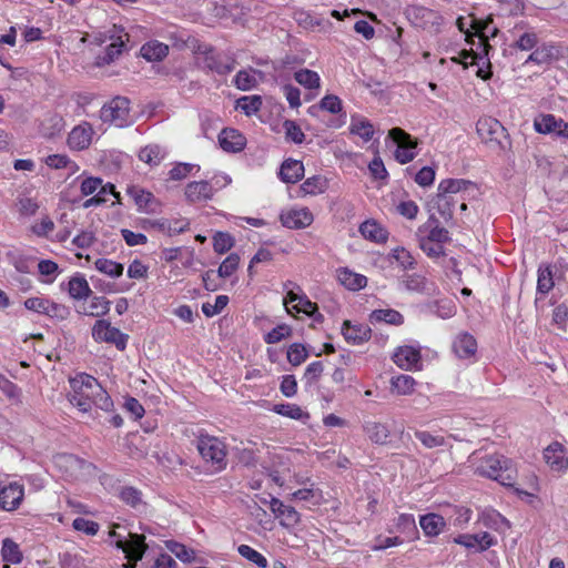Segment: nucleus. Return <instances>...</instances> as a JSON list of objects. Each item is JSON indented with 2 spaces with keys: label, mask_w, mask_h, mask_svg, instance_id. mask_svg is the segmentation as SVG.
<instances>
[{
  "label": "nucleus",
  "mask_w": 568,
  "mask_h": 568,
  "mask_svg": "<svg viewBox=\"0 0 568 568\" xmlns=\"http://www.w3.org/2000/svg\"><path fill=\"white\" fill-rule=\"evenodd\" d=\"M493 22V19H477L475 17H471L470 20V29L473 30V36L478 37L479 39V47L483 48V51L486 55H488V49H490L489 42H488V29Z\"/></svg>",
  "instance_id": "obj_35"
},
{
  "label": "nucleus",
  "mask_w": 568,
  "mask_h": 568,
  "mask_svg": "<svg viewBox=\"0 0 568 568\" xmlns=\"http://www.w3.org/2000/svg\"><path fill=\"white\" fill-rule=\"evenodd\" d=\"M130 116V100L118 95L108 104H104L100 111V118L103 122L115 123L116 126L128 125Z\"/></svg>",
  "instance_id": "obj_6"
},
{
  "label": "nucleus",
  "mask_w": 568,
  "mask_h": 568,
  "mask_svg": "<svg viewBox=\"0 0 568 568\" xmlns=\"http://www.w3.org/2000/svg\"><path fill=\"white\" fill-rule=\"evenodd\" d=\"M416 385L415 379L406 374H399L397 376L392 377L390 387L392 392L397 395H409L414 392V386Z\"/></svg>",
  "instance_id": "obj_44"
},
{
  "label": "nucleus",
  "mask_w": 568,
  "mask_h": 568,
  "mask_svg": "<svg viewBox=\"0 0 568 568\" xmlns=\"http://www.w3.org/2000/svg\"><path fill=\"white\" fill-rule=\"evenodd\" d=\"M361 234L375 243H385L388 239V232L374 220L365 221L359 226Z\"/></svg>",
  "instance_id": "obj_32"
},
{
  "label": "nucleus",
  "mask_w": 568,
  "mask_h": 568,
  "mask_svg": "<svg viewBox=\"0 0 568 568\" xmlns=\"http://www.w3.org/2000/svg\"><path fill=\"white\" fill-rule=\"evenodd\" d=\"M120 499L132 508L138 509L144 505L142 500V493L133 486H124L119 493Z\"/></svg>",
  "instance_id": "obj_49"
},
{
  "label": "nucleus",
  "mask_w": 568,
  "mask_h": 568,
  "mask_svg": "<svg viewBox=\"0 0 568 568\" xmlns=\"http://www.w3.org/2000/svg\"><path fill=\"white\" fill-rule=\"evenodd\" d=\"M71 387H79L89 393L91 404L104 412L113 408V400L108 392L101 386L99 381L85 373L70 381Z\"/></svg>",
  "instance_id": "obj_3"
},
{
  "label": "nucleus",
  "mask_w": 568,
  "mask_h": 568,
  "mask_svg": "<svg viewBox=\"0 0 568 568\" xmlns=\"http://www.w3.org/2000/svg\"><path fill=\"white\" fill-rule=\"evenodd\" d=\"M93 130L89 123L77 125L68 135V145L72 150H85L90 146L92 140Z\"/></svg>",
  "instance_id": "obj_23"
},
{
  "label": "nucleus",
  "mask_w": 568,
  "mask_h": 568,
  "mask_svg": "<svg viewBox=\"0 0 568 568\" xmlns=\"http://www.w3.org/2000/svg\"><path fill=\"white\" fill-rule=\"evenodd\" d=\"M371 323L385 322L392 325H402L404 323V316L395 310H375L369 315Z\"/></svg>",
  "instance_id": "obj_42"
},
{
  "label": "nucleus",
  "mask_w": 568,
  "mask_h": 568,
  "mask_svg": "<svg viewBox=\"0 0 568 568\" xmlns=\"http://www.w3.org/2000/svg\"><path fill=\"white\" fill-rule=\"evenodd\" d=\"M219 144L223 151L241 152L246 145V138L236 129L224 128L219 134Z\"/></svg>",
  "instance_id": "obj_20"
},
{
  "label": "nucleus",
  "mask_w": 568,
  "mask_h": 568,
  "mask_svg": "<svg viewBox=\"0 0 568 568\" xmlns=\"http://www.w3.org/2000/svg\"><path fill=\"white\" fill-rule=\"evenodd\" d=\"M363 429L372 443L376 445H386L388 443L390 432L387 425L379 422L366 420L363 424Z\"/></svg>",
  "instance_id": "obj_30"
},
{
  "label": "nucleus",
  "mask_w": 568,
  "mask_h": 568,
  "mask_svg": "<svg viewBox=\"0 0 568 568\" xmlns=\"http://www.w3.org/2000/svg\"><path fill=\"white\" fill-rule=\"evenodd\" d=\"M454 542L464 546L473 552H481L495 545L496 540L489 532L462 534L454 538Z\"/></svg>",
  "instance_id": "obj_12"
},
{
  "label": "nucleus",
  "mask_w": 568,
  "mask_h": 568,
  "mask_svg": "<svg viewBox=\"0 0 568 568\" xmlns=\"http://www.w3.org/2000/svg\"><path fill=\"white\" fill-rule=\"evenodd\" d=\"M283 128L285 130V135L287 140L296 144L303 143L305 140V134L303 133L300 125L293 120H285L283 123Z\"/></svg>",
  "instance_id": "obj_63"
},
{
  "label": "nucleus",
  "mask_w": 568,
  "mask_h": 568,
  "mask_svg": "<svg viewBox=\"0 0 568 568\" xmlns=\"http://www.w3.org/2000/svg\"><path fill=\"white\" fill-rule=\"evenodd\" d=\"M189 221L182 220H168V219H158V220H143L142 227L144 230L154 229L160 232L166 233L169 236H173L180 233L185 232L189 229Z\"/></svg>",
  "instance_id": "obj_15"
},
{
  "label": "nucleus",
  "mask_w": 568,
  "mask_h": 568,
  "mask_svg": "<svg viewBox=\"0 0 568 568\" xmlns=\"http://www.w3.org/2000/svg\"><path fill=\"white\" fill-rule=\"evenodd\" d=\"M559 50L550 43H538L535 39V64H546L557 60Z\"/></svg>",
  "instance_id": "obj_39"
},
{
  "label": "nucleus",
  "mask_w": 568,
  "mask_h": 568,
  "mask_svg": "<svg viewBox=\"0 0 568 568\" xmlns=\"http://www.w3.org/2000/svg\"><path fill=\"white\" fill-rule=\"evenodd\" d=\"M422 359L419 348L404 345L397 347L393 355L394 363L402 369H414L417 368Z\"/></svg>",
  "instance_id": "obj_22"
},
{
  "label": "nucleus",
  "mask_w": 568,
  "mask_h": 568,
  "mask_svg": "<svg viewBox=\"0 0 568 568\" xmlns=\"http://www.w3.org/2000/svg\"><path fill=\"white\" fill-rule=\"evenodd\" d=\"M478 135L484 142H495L499 148L506 149L509 145L508 134L503 124L494 118L479 119L476 124Z\"/></svg>",
  "instance_id": "obj_8"
},
{
  "label": "nucleus",
  "mask_w": 568,
  "mask_h": 568,
  "mask_svg": "<svg viewBox=\"0 0 568 568\" xmlns=\"http://www.w3.org/2000/svg\"><path fill=\"white\" fill-rule=\"evenodd\" d=\"M390 256L404 268V270H414L416 267V261L403 246H398L392 251Z\"/></svg>",
  "instance_id": "obj_55"
},
{
  "label": "nucleus",
  "mask_w": 568,
  "mask_h": 568,
  "mask_svg": "<svg viewBox=\"0 0 568 568\" xmlns=\"http://www.w3.org/2000/svg\"><path fill=\"white\" fill-rule=\"evenodd\" d=\"M323 372V362L316 361L308 364L303 376V379L305 381V386L312 387L321 378Z\"/></svg>",
  "instance_id": "obj_59"
},
{
  "label": "nucleus",
  "mask_w": 568,
  "mask_h": 568,
  "mask_svg": "<svg viewBox=\"0 0 568 568\" xmlns=\"http://www.w3.org/2000/svg\"><path fill=\"white\" fill-rule=\"evenodd\" d=\"M61 290H67L70 297L77 301L85 300L92 294L87 278L79 273L72 276L67 284L61 283Z\"/></svg>",
  "instance_id": "obj_25"
},
{
  "label": "nucleus",
  "mask_w": 568,
  "mask_h": 568,
  "mask_svg": "<svg viewBox=\"0 0 568 568\" xmlns=\"http://www.w3.org/2000/svg\"><path fill=\"white\" fill-rule=\"evenodd\" d=\"M297 83L306 89H318L321 79L317 72L310 69H301L294 73Z\"/></svg>",
  "instance_id": "obj_47"
},
{
  "label": "nucleus",
  "mask_w": 568,
  "mask_h": 568,
  "mask_svg": "<svg viewBox=\"0 0 568 568\" xmlns=\"http://www.w3.org/2000/svg\"><path fill=\"white\" fill-rule=\"evenodd\" d=\"M240 256L236 253H231L220 265L217 275L222 278L230 277L239 267Z\"/></svg>",
  "instance_id": "obj_61"
},
{
  "label": "nucleus",
  "mask_w": 568,
  "mask_h": 568,
  "mask_svg": "<svg viewBox=\"0 0 568 568\" xmlns=\"http://www.w3.org/2000/svg\"><path fill=\"white\" fill-rule=\"evenodd\" d=\"M268 504L271 511L276 518H280L281 526L292 528L300 523L301 515L294 507L285 505L276 497H271Z\"/></svg>",
  "instance_id": "obj_13"
},
{
  "label": "nucleus",
  "mask_w": 568,
  "mask_h": 568,
  "mask_svg": "<svg viewBox=\"0 0 568 568\" xmlns=\"http://www.w3.org/2000/svg\"><path fill=\"white\" fill-rule=\"evenodd\" d=\"M272 410L278 415L290 417L292 419L306 422L310 419V414L303 410L297 404H275Z\"/></svg>",
  "instance_id": "obj_40"
},
{
  "label": "nucleus",
  "mask_w": 568,
  "mask_h": 568,
  "mask_svg": "<svg viewBox=\"0 0 568 568\" xmlns=\"http://www.w3.org/2000/svg\"><path fill=\"white\" fill-rule=\"evenodd\" d=\"M24 497V488L18 483H11L0 489V508L12 511L19 508Z\"/></svg>",
  "instance_id": "obj_18"
},
{
  "label": "nucleus",
  "mask_w": 568,
  "mask_h": 568,
  "mask_svg": "<svg viewBox=\"0 0 568 568\" xmlns=\"http://www.w3.org/2000/svg\"><path fill=\"white\" fill-rule=\"evenodd\" d=\"M262 103L260 95L242 97L236 101V109H240L244 114L250 116L261 110Z\"/></svg>",
  "instance_id": "obj_50"
},
{
  "label": "nucleus",
  "mask_w": 568,
  "mask_h": 568,
  "mask_svg": "<svg viewBox=\"0 0 568 568\" xmlns=\"http://www.w3.org/2000/svg\"><path fill=\"white\" fill-rule=\"evenodd\" d=\"M72 527L77 531H81L88 536H95L100 529V525L97 521L85 519L83 517H77Z\"/></svg>",
  "instance_id": "obj_64"
},
{
  "label": "nucleus",
  "mask_w": 568,
  "mask_h": 568,
  "mask_svg": "<svg viewBox=\"0 0 568 568\" xmlns=\"http://www.w3.org/2000/svg\"><path fill=\"white\" fill-rule=\"evenodd\" d=\"M169 54V47L156 40L144 43L141 55L148 61H162Z\"/></svg>",
  "instance_id": "obj_37"
},
{
  "label": "nucleus",
  "mask_w": 568,
  "mask_h": 568,
  "mask_svg": "<svg viewBox=\"0 0 568 568\" xmlns=\"http://www.w3.org/2000/svg\"><path fill=\"white\" fill-rule=\"evenodd\" d=\"M73 394L70 395L69 400L73 406H77L81 412L91 409V398L89 393L79 387H72Z\"/></svg>",
  "instance_id": "obj_56"
},
{
  "label": "nucleus",
  "mask_w": 568,
  "mask_h": 568,
  "mask_svg": "<svg viewBox=\"0 0 568 568\" xmlns=\"http://www.w3.org/2000/svg\"><path fill=\"white\" fill-rule=\"evenodd\" d=\"M234 246V239L227 232H216L213 236V248L217 254H224Z\"/></svg>",
  "instance_id": "obj_57"
},
{
  "label": "nucleus",
  "mask_w": 568,
  "mask_h": 568,
  "mask_svg": "<svg viewBox=\"0 0 568 568\" xmlns=\"http://www.w3.org/2000/svg\"><path fill=\"white\" fill-rule=\"evenodd\" d=\"M112 542L125 554V558L130 561H140L146 550L145 537L139 534L130 532L129 539L119 538Z\"/></svg>",
  "instance_id": "obj_10"
},
{
  "label": "nucleus",
  "mask_w": 568,
  "mask_h": 568,
  "mask_svg": "<svg viewBox=\"0 0 568 568\" xmlns=\"http://www.w3.org/2000/svg\"><path fill=\"white\" fill-rule=\"evenodd\" d=\"M98 190L99 192L95 195L83 202L82 207L89 209L91 206H99L104 204L106 202V194H111L118 200L120 199V193L116 192L115 185L110 182H108L106 184L102 183V185Z\"/></svg>",
  "instance_id": "obj_41"
},
{
  "label": "nucleus",
  "mask_w": 568,
  "mask_h": 568,
  "mask_svg": "<svg viewBox=\"0 0 568 568\" xmlns=\"http://www.w3.org/2000/svg\"><path fill=\"white\" fill-rule=\"evenodd\" d=\"M197 449L204 460L211 462L215 470L226 467L225 445L216 437L201 436L197 440Z\"/></svg>",
  "instance_id": "obj_4"
},
{
  "label": "nucleus",
  "mask_w": 568,
  "mask_h": 568,
  "mask_svg": "<svg viewBox=\"0 0 568 568\" xmlns=\"http://www.w3.org/2000/svg\"><path fill=\"white\" fill-rule=\"evenodd\" d=\"M470 185H473V183L468 180L445 179L438 184L437 193L438 196L440 197H452L450 194H456L458 192L465 191Z\"/></svg>",
  "instance_id": "obj_36"
},
{
  "label": "nucleus",
  "mask_w": 568,
  "mask_h": 568,
  "mask_svg": "<svg viewBox=\"0 0 568 568\" xmlns=\"http://www.w3.org/2000/svg\"><path fill=\"white\" fill-rule=\"evenodd\" d=\"M304 176V165L301 161L286 159L280 168L278 178L284 183H296Z\"/></svg>",
  "instance_id": "obj_26"
},
{
  "label": "nucleus",
  "mask_w": 568,
  "mask_h": 568,
  "mask_svg": "<svg viewBox=\"0 0 568 568\" xmlns=\"http://www.w3.org/2000/svg\"><path fill=\"white\" fill-rule=\"evenodd\" d=\"M168 549L175 555L178 559L183 562H192L195 560V551L191 548H187L183 544H180L174 540L166 541Z\"/></svg>",
  "instance_id": "obj_51"
},
{
  "label": "nucleus",
  "mask_w": 568,
  "mask_h": 568,
  "mask_svg": "<svg viewBox=\"0 0 568 568\" xmlns=\"http://www.w3.org/2000/svg\"><path fill=\"white\" fill-rule=\"evenodd\" d=\"M1 555L4 561L11 564H20L22 561V552L19 549V545L11 538L3 539Z\"/></svg>",
  "instance_id": "obj_46"
},
{
  "label": "nucleus",
  "mask_w": 568,
  "mask_h": 568,
  "mask_svg": "<svg viewBox=\"0 0 568 568\" xmlns=\"http://www.w3.org/2000/svg\"><path fill=\"white\" fill-rule=\"evenodd\" d=\"M349 132L352 134L361 136L365 142H368L372 140L374 135V126L366 119H358L356 116H352Z\"/></svg>",
  "instance_id": "obj_45"
},
{
  "label": "nucleus",
  "mask_w": 568,
  "mask_h": 568,
  "mask_svg": "<svg viewBox=\"0 0 568 568\" xmlns=\"http://www.w3.org/2000/svg\"><path fill=\"white\" fill-rule=\"evenodd\" d=\"M544 459L552 471L568 470V450L559 442H552L544 449Z\"/></svg>",
  "instance_id": "obj_11"
},
{
  "label": "nucleus",
  "mask_w": 568,
  "mask_h": 568,
  "mask_svg": "<svg viewBox=\"0 0 568 568\" xmlns=\"http://www.w3.org/2000/svg\"><path fill=\"white\" fill-rule=\"evenodd\" d=\"M558 271L556 265L550 264L538 267L537 292L539 294H547L554 288Z\"/></svg>",
  "instance_id": "obj_29"
},
{
  "label": "nucleus",
  "mask_w": 568,
  "mask_h": 568,
  "mask_svg": "<svg viewBox=\"0 0 568 568\" xmlns=\"http://www.w3.org/2000/svg\"><path fill=\"white\" fill-rule=\"evenodd\" d=\"M92 336L97 342L114 344L119 351L126 348L129 336L119 328L111 326L105 320H98L92 327Z\"/></svg>",
  "instance_id": "obj_9"
},
{
  "label": "nucleus",
  "mask_w": 568,
  "mask_h": 568,
  "mask_svg": "<svg viewBox=\"0 0 568 568\" xmlns=\"http://www.w3.org/2000/svg\"><path fill=\"white\" fill-rule=\"evenodd\" d=\"M406 18L417 28L437 32L443 23L439 12L422 6H409L405 10Z\"/></svg>",
  "instance_id": "obj_7"
},
{
  "label": "nucleus",
  "mask_w": 568,
  "mask_h": 568,
  "mask_svg": "<svg viewBox=\"0 0 568 568\" xmlns=\"http://www.w3.org/2000/svg\"><path fill=\"white\" fill-rule=\"evenodd\" d=\"M313 214L307 207L290 210L280 214V221L284 227L300 230L313 223Z\"/></svg>",
  "instance_id": "obj_16"
},
{
  "label": "nucleus",
  "mask_w": 568,
  "mask_h": 568,
  "mask_svg": "<svg viewBox=\"0 0 568 568\" xmlns=\"http://www.w3.org/2000/svg\"><path fill=\"white\" fill-rule=\"evenodd\" d=\"M425 233L426 235H420L419 239L429 241L433 243L444 244L450 241L449 232L447 229L435 225L430 230H427Z\"/></svg>",
  "instance_id": "obj_58"
},
{
  "label": "nucleus",
  "mask_w": 568,
  "mask_h": 568,
  "mask_svg": "<svg viewBox=\"0 0 568 568\" xmlns=\"http://www.w3.org/2000/svg\"><path fill=\"white\" fill-rule=\"evenodd\" d=\"M337 278L343 286L351 291H359L367 284L366 276L354 273L347 267L337 270Z\"/></svg>",
  "instance_id": "obj_33"
},
{
  "label": "nucleus",
  "mask_w": 568,
  "mask_h": 568,
  "mask_svg": "<svg viewBox=\"0 0 568 568\" xmlns=\"http://www.w3.org/2000/svg\"><path fill=\"white\" fill-rule=\"evenodd\" d=\"M45 312H47L44 314L45 316H48L51 320L59 321V322L65 321L71 314V310L69 306L61 304V303H57L51 300H49L48 307H47Z\"/></svg>",
  "instance_id": "obj_53"
},
{
  "label": "nucleus",
  "mask_w": 568,
  "mask_h": 568,
  "mask_svg": "<svg viewBox=\"0 0 568 568\" xmlns=\"http://www.w3.org/2000/svg\"><path fill=\"white\" fill-rule=\"evenodd\" d=\"M453 61L456 63H463L465 68H467L468 64L478 65V70H477L476 74H477V77H479L483 80H488L491 77V71L489 69L484 70L480 67V62L483 64H487V65L490 64L489 60H488V55H486L484 51L481 53H478V52H475L474 50H469V51L463 50V51H460L459 57L453 58Z\"/></svg>",
  "instance_id": "obj_19"
},
{
  "label": "nucleus",
  "mask_w": 568,
  "mask_h": 568,
  "mask_svg": "<svg viewBox=\"0 0 568 568\" xmlns=\"http://www.w3.org/2000/svg\"><path fill=\"white\" fill-rule=\"evenodd\" d=\"M292 335V328L287 324H278L264 336L266 344H276Z\"/></svg>",
  "instance_id": "obj_60"
},
{
  "label": "nucleus",
  "mask_w": 568,
  "mask_h": 568,
  "mask_svg": "<svg viewBox=\"0 0 568 568\" xmlns=\"http://www.w3.org/2000/svg\"><path fill=\"white\" fill-rule=\"evenodd\" d=\"M185 47L190 48L194 54L203 58L204 69L216 72L220 75H226L233 70L232 63L223 62L215 53V48L211 44L202 43L194 37L189 36L184 41Z\"/></svg>",
  "instance_id": "obj_2"
},
{
  "label": "nucleus",
  "mask_w": 568,
  "mask_h": 568,
  "mask_svg": "<svg viewBox=\"0 0 568 568\" xmlns=\"http://www.w3.org/2000/svg\"><path fill=\"white\" fill-rule=\"evenodd\" d=\"M419 526L426 537H437L445 528V518L436 513H428L419 517Z\"/></svg>",
  "instance_id": "obj_27"
},
{
  "label": "nucleus",
  "mask_w": 568,
  "mask_h": 568,
  "mask_svg": "<svg viewBox=\"0 0 568 568\" xmlns=\"http://www.w3.org/2000/svg\"><path fill=\"white\" fill-rule=\"evenodd\" d=\"M237 551L243 558L255 564L260 568H266L268 565L267 559L261 552L247 545H240L237 547Z\"/></svg>",
  "instance_id": "obj_52"
},
{
  "label": "nucleus",
  "mask_w": 568,
  "mask_h": 568,
  "mask_svg": "<svg viewBox=\"0 0 568 568\" xmlns=\"http://www.w3.org/2000/svg\"><path fill=\"white\" fill-rule=\"evenodd\" d=\"M128 40L129 34L126 32H119L115 39L111 40L112 42L105 48V51L97 55L95 64L103 67L114 62L126 49Z\"/></svg>",
  "instance_id": "obj_17"
},
{
  "label": "nucleus",
  "mask_w": 568,
  "mask_h": 568,
  "mask_svg": "<svg viewBox=\"0 0 568 568\" xmlns=\"http://www.w3.org/2000/svg\"><path fill=\"white\" fill-rule=\"evenodd\" d=\"M535 131L568 139V123L554 114H544L540 120H535Z\"/></svg>",
  "instance_id": "obj_14"
},
{
  "label": "nucleus",
  "mask_w": 568,
  "mask_h": 568,
  "mask_svg": "<svg viewBox=\"0 0 568 568\" xmlns=\"http://www.w3.org/2000/svg\"><path fill=\"white\" fill-rule=\"evenodd\" d=\"M327 111L332 114H339L341 118H346V113L343 112L342 100L335 94H327L321 99L318 104L308 108V114L315 116L318 111Z\"/></svg>",
  "instance_id": "obj_28"
},
{
  "label": "nucleus",
  "mask_w": 568,
  "mask_h": 568,
  "mask_svg": "<svg viewBox=\"0 0 568 568\" xmlns=\"http://www.w3.org/2000/svg\"><path fill=\"white\" fill-rule=\"evenodd\" d=\"M342 335L345 341L352 345H361L367 342L372 336V329L365 324H352L345 320L342 324Z\"/></svg>",
  "instance_id": "obj_21"
},
{
  "label": "nucleus",
  "mask_w": 568,
  "mask_h": 568,
  "mask_svg": "<svg viewBox=\"0 0 568 568\" xmlns=\"http://www.w3.org/2000/svg\"><path fill=\"white\" fill-rule=\"evenodd\" d=\"M453 351L459 358H469L476 354L477 342L471 334L462 333L453 342Z\"/></svg>",
  "instance_id": "obj_31"
},
{
  "label": "nucleus",
  "mask_w": 568,
  "mask_h": 568,
  "mask_svg": "<svg viewBox=\"0 0 568 568\" xmlns=\"http://www.w3.org/2000/svg\"><path fill=\"white\" fill-rule=\"evenodd\" d=\"M165 155L166 151L164 148L159 144H149L140 150L138 156L142 162L155 166L164 160Z\"/></svg>",
  "instance_id": "obj_38"
},
{
  "label": "nucleus",
  "mask_w": 568,
  "mask_h": 568,
  "mask_svg": "<svg viewBox=\"0 0 568 568\" xmlns=\"http://www.w3.org/2000/svg\"><path fill=\"white\" fill-rule=\"evenodd\" d=\"M510 463V459L504 455H487L481 458L476 471L481 476L497 480L504 486H513L515 470L511 468Z\"/></svg>",
  "instance_id": "obj_1"
},
{
  "label": "nucleus",
  "mask_w": 568,
  "mask_h": 568,
  "mask_svg": "<svg viewBox=\"0 0 568 568\" xmlns=\"http://www.w3.org/2000/svg\"><path fill=\"white\" fill-rule=\"evenodd\" d=\"M94 265L99 272L104 273L112 278L120 277L124 270L123 264L108 258H98Z\"/></svg>",
  "instance_id": "obj_48"
},
{
  "label": "nucleus",
  "mask_w": 568,
  "mask_h": 568,
  "mask_svg": "<svg viewBox=\"0 0 568 568\" xmlns=\"http://www.w3.org/2000/svg\"><path fill=\"white\" fill-rule=\"evenodd\" d=\"M230 298L227 295H219L215 298V303L212 305L210 303L202 304V312L206 317H213L220 314L229 304Z\"/></svg>",
  "instance_id": "obj_62"
},
{
  "label": "nucleus",
  "mask_w": 568,
  "mask_h": 568,
  "mask_svg": "<svg viewBox=\"0 0 568 568\" xmlns=\"http://www.w3.org/2000/svg\"><path fill=\"white\" fill-rule=\"evenodd\" d=\"M184 194L187 202L195 203L211 200L214 191L209 181L202 180L187 183Z\"/></svg>",
  "instance_id": "obj_24"
},
{
  "label": "nucleus",
  "mask_w": 568,
  "mask_h": 568,
  "mask_svg": "<svg viewBox=\"0 0 568 568\" xmlns=\"http://www.w3.org/2000/svg\"><path fill=\"white\" fill-rule=\"evenodd\" d=\"M396 530L402 534L404 540L414 541L419 538V531L415 518L410 514H400L396 521Z\"/></svg>",
  "instance_id": "obj_34"
},
{
  "label": "nucleus",
  "mask_w": 568,
  "mask_h": 568,
  "mask_svg": "<svg viewBox=\"0 0 568 568\" xmlns=\"http://www.w3.org/2000/svg\"><path fill=\"white\" fill-rule=\"evenodd\" d=\"M388 138L397 144L394 156L400 164H406L413 161L416 156L415 149L418 145V140L413 138L402 128H393L388 132Z\"/></svg>",
  "instance_id": "obj_5"
},
{
  "label": "nucleus",
  "mask_w": 568,
  "mask_h": 568,
  "mask_svg": "<svg viewBox=\"0 0 568 568\" xmlns=\"http://www.w3.org/2000/svg\"><path fill=\"white\" fill-rule=\"evenodd\" d=\"M328 187V180L323 175H313L308 179H306L302 185L301 191L304 194H322L324 193Z\"/></svg>",
  "instance_id": "obj_43"
},
{
  "label": "nucleus",
  "mask_w": 568,
  "mask_h": 568,
  "mask_svg": "<svg viewBox=\"0 0 568 568\" xmlns=\"http://www.w3.org/2000/svg\"><path fill=\"white\" fill-rule=\"evenodd\" d=\"M308 352L305 345L301 343H293L287 348V361L293 366H298L306 361Z\"/></svg>",
  "instance_id": "obj_54"
}]
</instances>
